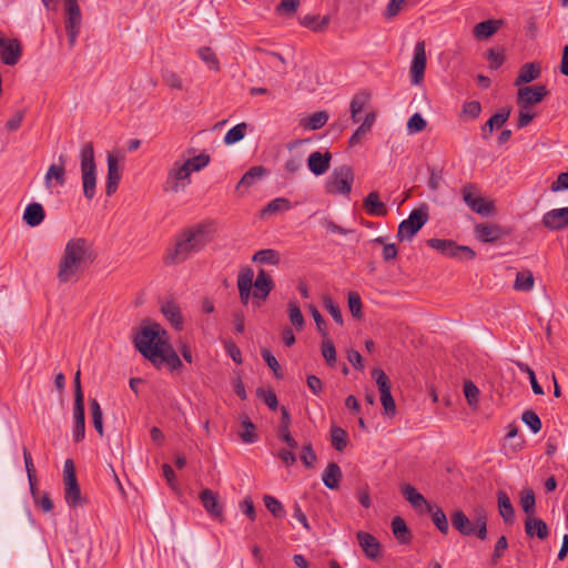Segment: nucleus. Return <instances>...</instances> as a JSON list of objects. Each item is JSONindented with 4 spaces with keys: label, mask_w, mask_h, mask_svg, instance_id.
I'll use <instances>...</instances> for the list:
<instances>
[{
    "label": "nucleus",
    "mask_w": 568,
    "mask_h": 568,
    "mask_svg": "<svg viewBox=\"0 0 568 568\" xmlns=\"http://www.w3.org/2000/svg\"><path fill=\"white\" fill-rule=\"evenodd\" d=\"M133 344L158 369L175 372L183 366L169 342V333L156 322L144 321L133 337Z\"/></svg>",
    "instance_id": "f257e3e1"
},
{
    "label": "nucleus",
    "mask_w": 568,
    "mask_h": 568,
    "mask_svg": "<svg viewBox=\"0 0 568 568\" xmlns=\"http://www.w3.org/2000/svg\"><path fill=\"white\" fill-rule=\"evenodd\" d=\"M95 258L97 252L91 241L85 237L70 239L58 262L57 278L59 283H77Z\"/></svg>",
    "instance_id": "f03ea898"
},
{
    "label": "nucleus",
    "mask_w": 568,
    "mask_h": 568,
    "mask_svg": "<svg viewBox=\"0 0 568 568\" xmlns=\"http://www.w3.org/2000/svg\"><path fill=\"white\" fill-rule=\"evenodd\" d=\"M212 241L210 224L200 223L178 233L162 257L164 265L174 266L200 253Z\"/></svg>",
    "instance_id": "7ed1b4c3"
},
{
    "label": "nucleus",
    "mask_w": 568,
    "mask_h": 568,
    "mask_svg": "<svg viewBox=\"0 0 568 568\" xmlns=\"http://www.w3.org/2000/svg\"><path fill=\"white\" fill-rule=\"evenodd\" d=\"M80 160L83 195L87 200H92L97 189V165L94 162V149L91 142L85 143L81 148Z\"/></svg>",
    "instance_id": "20e7f679"
},
{
    "label": "nucleus",
    "mask_w": 568,
    "mask_h": 568,
    "mask_svg": "<svg viewBox=\"0 0 568 568\" xmlns=\"http://www.w3.org/2000/svg\"><path fill=\"white\" fill-rule=\"evenodd\" d=\"M464 203L475 213L483 216H493L496 214V206L493 200L483 196L476 184L468 183L462 191Z\"/></svg>",
    "instance_id": "39448f33"
},
{
    "label": "nucleus",
    "mask_w": 568,
    "mask_h": 568,
    "mask_svg": "<svg viewBox=\"0 0 568 568\" xmlns=\"http://www.w3.org/2000/svg\"><path fill=\"white\" fill-rule=\"evenodd\" d=\"M191 183V172L189 166L182 161H175L168 171L166 179L163 183L165 193L176 194L183 192Z\"/></svg>",
    "instance_id": "423d86ee"
},
{
    "label": "nucleus",
    "mask_w": 568,
    "mask_h": 568,
    "mask_svg": "<svg viewBox=\"0 0 568 568\" xmlns=\"http://www.w3.org/2000/svg\"><path fill=\"white\" fill-rule=\"evenodd\" d=\"M354 182V171L347 165L343 164L335 168L325 183L326 192L329 194L338 193L348 195L352 191Z\"/></svg>",
    "instance_id": "0eeeda50"
},
{
    "label": "nucleus",
    "mask_w": 568,
    "mask_h": 568,
    "mask_svg": "<svg viewBox=\"0 0 568 568\" xmlns=\"http://www.w3.org/2000/svg\"><path fill=\"white\" fill-rule=\"evenodd\" d=\"M65 20L64 27L69 38V45L72 48L81 30L82 16L77 0H64Z\"/></svg>",
    "instance_id": "6e6552de"
},
{
    "label": "nucleus",
    "mask_w": 568,
    "mask_h": 568,
    "mask_svg": "<svg viewBox=\"0 0 568 568\" xmlns=\"http://www.w3.org/2000/svg\"><path fill=\"white\" fill-rule=\"evenodd\" d=\"M427 221L428 213L425 209H416L412 211L408 219L399 223L397 239L399 241H410Z\"/></svg>",
    "instance_id": "1a4fd4ad"
},
{
    "label": "nucleus",
    "mask_w": 568,
    "mask_h": 568,
    "mask_svg": "<svg viewBox=\"0 0 568 568\" xmlns=\"http://www.w3.org/2000/svg\"><path fill=\"white\" fill-rule=\"evenodd\" d=\"M372 377L376 381L378 386L381 393V403L384 407L385 414L387 416H394L396 413V404L390 393L392 386L387 375L383 369L374 368L372 371Z\"/></svg>",
    "instance_id": "9d476101"
},
{
    "label": "nucleus",
    "mask_w": 568,
    "mask_h": 568,
    "mask_svg": "<svg viewBox=\"0 0 568 568\" xmlns=\"http://www.w3.org/2000/svg\"><path fill=\"white\" fill-rule=\"evenodd\" d=\"M475 237L483 243H496L510 235V230L496 223H479L474 227Z\"/></svg>",
    "instance_id": "9b49d317"
},
{
    "label": "nucleus",
    "mask_w": 568,
    "mask_h": 568,
    "mask_svg": "<svg viewBox=\"0 0 568 568\" xmlns=\"http://www.w3.org/2000/svg\"><path fill=\"white\" fill-rule=\"evenodd\" d=\"M548 93L546 85L521 87L518 89L516 102L520 109H529L541 102Z\"/></svg>",
    "instance_id": "f8f14e48"
},
{
    "label": "nucleus",
    "mask_w": 568,
    "mask_h": 568,
    "mask_svg": "<svg viewBox=\"0 0 568 568\" xmlns=\"http://www.w3.org/2000/svg\"><path fill=\"white\" fill-rule=\"evenodd\" d=\"M22 55V47L18 39L0 37V60L7 65H14Z\"/></svg>",
    "instance_id": "ddd939ff"
},
{
    "label": "nucleus",
    "mask_w": 568,
    "mask_h": 568,
    "mask_svg": "<svg viewBox=\"0 0 568 568\" xmlns=\"http://www.w3.org/2000/svg\"><path fill=\"white\" fill-rule=\"evenodd\" d=\"M124 155L121 154L120 156L114 153L108 154V175H106V182H105V193L108 196H111L113 193H115L119 182L121 180V171L119 168V162L123 161Z\"/></svg>",
    "instance_id": "4468645a"
},
{
    "label": "nucleus",
    "mask_w": 568,
    "mask_h": 568,
    "mask_svg": "<svg viewBox=\"0 0 568 568\" xmlns=\"http://www.w3.org/2000/svg\"><path fill=\"white\" fill-rule=\"evenodd\" d=\"M425 42L418 41L415 45L414 57L410 65V77L413 84H420L426 69Z\"/></svg>",
    "instance_id": "2eb2a0df"
},
{
    "label": "nucleus",
    "mask_w": 568,
    "mask_h": 568,
    "mask_svg": "<svg viewBox=\"0 0 568 568\" xmlns=\"http://www.w3.org/2000/svg\"><path fill=\"white\" fill-rule=\"evenodd\" d=\"M541 224L550 230H561L568 226V207L554 209L544 214Z\"/></svg>",
    "instance_id": "dca6fc26"
},
{
    "label": "nucleus",
    "mask_w": 568,
    "mask_h": 568,
    "mask_svg": "<svg viewBox=\"0 0 568 568\" xmlns=\"http://www.w3.org/2000/svg\"><path fill=\"white\" fill-rule=\"evenodd\" d=\"M200 500L205 510L215 518L223 520V506L220 503L217 493L206 488L200 494Z\"/></svg>",
    "instance_id": "f3484780"
},
{
    "label": "nucleus",
    "mask_w": 568,
    "mask_h": 568,
    "mask_svg": "<svg viewBox=\"0 0 568 568\" xmlns=\"http://www.w3.org/2000/svg\"><path fill=\"white\" fill-rule=\"evenodd\" d=\"M356 537L362 550L367 558L376 560L381 557L382 546L376 537L366 531H358Z\"/></svg>",
    "instance_id": "a211bd4d"
},
{
    "label": "nucleus",
    "mask_w": 568,
    "mask_h": 568,
    "mask_svg": "<svg viewBox=\"0 0 568 568\" xmlns=\"http://www.w3.org/2000/svg\"><path fill=\"white\" fill-rule=\"evenodd\" d=\"M252 287H254L252 293L253 297L266 300L271 291L274 288V282L264 268H260L255 281H253Z\"/></svg>",
    "instance_id": "6ab92c4d"
},
{
    "label": "nucleus",
    "mask_w": 568,
    "mask_h": 568,
    "mask_svg": "<svg viewBox=\"0 0 568 568\" xmlns=\"http://www.w3.org/2000/svg\"><path fill=\"white\" fill-rule=\"evenodd\" d=\"M65 158L59 156V164H51L44 176V184L47 189H51L53 185L62 186L65 183Z\"/></svg>",
    "instance_id": "aec40b11"
},
{
    "label": "nucleus",
    "mask_w": 568,
    "mask_h": 568,
    "mask_svg": "<svg viewBox=\"0 0 568 568\" xmlns=\"http://www.w3.org/2000/svg\"><path fill=\"white\" fill-rule=\"evenodd\" d=\"M332 153L326 151L324 153L315 151L310 154L307 165L310 171L315 175L326 173L331 166Z\"/></svg>",
    "instance_id": "412c9836"
},
{
    "label": "nucleus",
    "mask_w": 568,
    "mask_h": 568,
    "mask_svg": "<svg viewBox=\"0 0 568 568\" xmlns=\"http://www.w3.org/2000/svg\"><path fill=\"white\" fill-rule=\"evenodd\" d=\"M254 280V272L251 267L241 270L237 276V288L240 300L244 305H247L250 297L252 296V286Z\"/></svg>",
    "instance_id": "4be33fe9"
},
{
    "label": "nucleus",
    "mask_w": 568,
    "mask_h": 568,
    "mask_svg": "<svg viewBox=\"0 0 568 568\" xmlns=\"http://www.w3.org/2000/svg\"><path fill=\"white\" fill-rule=\"evenodd\" d=\"M525 531L528 537H537L540 540L546 539L549 535V528L547 524L542 519L535 517V515L526 518Z\"/></svg>",
    "instance_id": "5701e85b"
},
{
    "label": "nucleus",
    "mask_w": 568,
    "mask_h": 568,
    "mask_svg": "<svg viewBox=\"0 0 568 568\" xmlns=\"http://www.w3.org/2000/svg\"><path fill=\"white\" fill-rule=\"evenodd\" d=\"M400 491L404 496V498L414 507V508H420L425 507L426 511L433 510V505L427 501V499L417 491L415 487H413L409 484H404L400 487Z\"/></svg>",
    "instance_id": "b1692460"
},
{
    "label": "nucleus",
    "mask_w": 568,
    "mask_h": 568,
    "mask_svg": "<svg viewBox=\"0 0 568 568\" xmlns=\"http://www.w3.org/2000/svg\"><path fill=\"white\" fill-rule=\"evenodd\" d=\"M510 112V108H504L490 116L481 128L483 138L487 140L495 129L501 128L509 119Z\"/></svg>",
    "instance_id": "393cba45"
},
{
    "label": "nucleus",
    "mask_w": 568,
    "mask_h": 568,
    "mask_svg": "<svg viewBox=\"0 0 568 568\" xmlns=\"http://www.w3.org/2000/svg\"><path fill=\"white\" fill-rule=\"evenodd\" d=\"M281 424L277 430L278 438L282 439L291 449H296L298 444L290 433L291 416L286 407L283 406L281 408Z\"/></svg>",
    "instance_id": "a878e982"
},
{
    "label": "nucleus",
    "mask_w": 568,
    "mask_h": 568,
    "mask_svg": "<svg viewBox=\"0 0 568 568\" xmlns=\"http://www.w3.org/2000/svg\"><path fill=\"white\" fill-rule=\"evenodd\" d=\"M64 483V499L70 507H78L83 505L84 498L81 495V489L78 479L63 480Z\"/></svg>",
    "instance_id": "bb28decb"
},
{
    "label": "nucleus",
    "mask_w": 568,
    "mask_h": 568,
    "mask_svg": "<svg viewBox=\"0 0 568 568\" xmlns=\"http://www.w3.org/2000/svg\"><path fill=\"white\" fill-rule=\"evenodd\" d=\"M503 24L501 20L489 19L483 22L477 23L473 29V36L477 40H486L493 37L500 26Z\"/></svg>",
    "instance_id": "cd10ccee"
},
{
    "label": "nucleus",
    "mask_w": 568,
    "mask_h": 568,
    "mask_svg": "<svg viewBox=\"0 0 568 568\" xmlns=\"http://www.w3.org/2000/svg\"><path fill=\"white\" fill-rule=\"evenodd\" d=\"M161 312L164 317L174 326L176 329L183 328V317L181 314L180 306L174 301H166L161 306Z\"/></svg>",
    "instance_id": "c85d7f7f"
},
{
    "label": "nucleus",
    "mask_w": 568,
    "mask_h": 568,
    "mask_svg": "<svg viewBox=\"0 0 568 568\" xmlns=\"http://www.w3.org/2000/svg\"><path fill=\"white\" fill-rule=\"evenodd\" d=\"M363 206L369 215L385 216L387 214L386 205L381 201L376 191L371 192L363 201Z\"/></svg>",
    "instance_id": "c756f323"
},
{
    "label": "nucleus",
    "mask_w": 568,
    "mask_h": 568,
    "mask_svg": "<svg viewBox=\"0 0 568 568\" xmlns=\"http://www.w3.org/2000/svg\"><path fill=\"white\" fill-rule=\"evenodd\" d=\"M541 69L539 63L528 62L521 65L518 77L515 80V85L520 87L521 84L529 83L540 77Z\"/></svg>",
    "instance_id": "7c9ffc66"
},
{
    "label": "nucleus",
    "mask_w": 568,
    "mask_h": 568,
    "mask_svg": "<svg viewBox=\"0 0 568 568\" xmlns=\"http://www.w3.org/2000/svg\"><path fill=\"white\" fill-rule=\"evenodd\" d=\"M45 217L44 209L40 203H30L23 213V221L27 225L34 227L40 225Z\"/></svg>",
    "instance_id": "2f4dec72"
},
{
    "label": "nucleus",
    "mask_w": 568,
    "mask_h": 568,
    "mask_svg": "<svg viewBox=\"0 0 568 568\" xmlns=\"http://www.w3.org/2000/svg\"><path fill=\"white\" fill-rule=\"evenodd\" d=\"M452 525L464 536H474L475 521L471 523L469 518L462 510H456L450 516Z\"/></svg>",
    "instance_id": "473e14b6"
},
{
    "label": "nucleus",
    "mask_w": 568,
    "mask_h": 568,
    "mask_svg": "<svg viewBox=\"0 0 568 568\" xmlns=\"http://www.w3.org/2000/svg\"><path fill=\"white\" fill-rule=\"evenodd\" d=\"M73 417H74V429H73V439L79 443L84 438L85 435V412L84 404H79L73 406Z\"/></svg>",
    "instance_id": "72a5a7b5"
},
{
    "label": "nucleus",
    "mask_w": 568,
    "mask_h": 568,
    "mask_svg": "<svg viewBox=\"0 0 568 568\" xmlns=\"http://www.w3.org/2000/svg\"><path fill=\"white\" fill-rule=\"evenodd\" d=\"M392 531L399 544H410L413 536L410 530L408 529V526L406 525L405 520L402 517L396 516L393 518Z\"/></svg>",
    "instance_id": "f704fd0d"
},
{
    "label": "nucleus",
    "mask_w": 568,
    "mask_h": 568,
    "mask_svg": "<svg viewBox=\"0 0 568 568\" xmlns=\"http://www.w3.org/2000/svg\"><path fill=\"white\" fill-rule=\"evenodd\" d=\"M497 504L499 514L507 524H513L515 519V509L506 491L499 490L497 494Z\"/></svg>",
    "instance_id": "c9c22d12"
},
{
    "label": "nucleus",
    "mask_w": 568,
    "mask_h": 568,
    "mask_svg": "<svg viewBox=\"0 0 568 568\" xmlns=\"http://www.w3.org/2000/svg\"><path fill=\"white\" fill-rule=\"evenodd\" d=\"M342 470L336 463H329L323 471L322 479L329 489H337L342 479Z\"/></svg>",
    "instance_id": "e433bc0d"
},
{
    "label": "nucleus",
    "mask_w": 568,
    "mask_h": 568,
    "mask_svg": "<svg viewBox=\"0 0 568 568\" xmlns=\"http://www.w3.org/2000/svg\"><path fill=\"white\" fill-rule=\"evenodd\" d=\"M331 22V19L328 16H325L321 18L317 14H306L300 20V23L314 31V32H322L327 29L328 24Z\"/></svg>",
    "instance_id": "4c0bfd02"
},
{
    "label": "nucleus",
    "mask_w": 568,
    "mask_h": 568,
    "mask_svg": "<svg viewBox=\"0 0 568 568\" xmlns=\"http://www.w3.org/2000/svg\"><path fill=\"white\" fill-rule=\"evenodd\" d=\"M475 251L467 245H458L455 241L452 240L450 245L447 248L445 256L460 260V261H470L475 257Z\"/></svg>",
    "instance_id": "58836bf2"
},
{
    "label": "nucleus",
    "mask_w": 568,
    "mask_h": 568,
    "mask_svg": "<svg viewBox=\"0 0 568 568\" xmlns=\"http://www.w3.org/2000/svg\"><path fill=\"white\" fill-rule=\"evenodd\" d=\"M303 154H293L284 162V172L286 180H293L303 166Z\"/></svg>",
    "instance_id": "ea45409f"
},
{
    "label": "nucleus",
    "mask_w": 568,
    "mask_h": 568,
    "mask_svg": "<svg viewBox=\"0 0 568 568\" xmlns=\"http://www.w3.org/2000/svg\"><path fill=\"white\" fill-rule=\"evenodd\" d=\"M328 121V114L326 111H317L311 114L307 119L302 121V126L306 130H318L323 128Z\"/></svg>",
    "instance_id": "a19ab883"
},
{
    "label": "nucleus",
    "mask_w": 568,
    "mask_h": 568,
    "mask_svg": "<svg viewBox=\"0 0 568 568\" xmlns=\"http://www.w3.org/2000/svg\"><path fill=\"white\" fill-rule=\"evenodd\" d=\"M252 261L261 264L277 265L280 263V254L273 248H264L257 251L253 255Z\"/></svg>",
    "instance_id": "79ce46f5"
},
{
    "label": "nucleus",
    "mask_w": 568,
    "mask_h": 568,
    "mask_svg": "<svg viewBox=\"0 0 568 568\" xmlns=\"http://www.w3.org/2000/svg\"><path fill=\"white\" fill-rule=\"evenodd\" d=\"M331 443L336 450L343 452L348 444V435L346 430L341 427L333 426L331 428Z\"/></svg>",
    "instance_id": "37998d69"
},
{
    "label": "nucleus",
    "mask_w": 568,
    "mask_h": 568,
    "mask_svg": "<svg viewBox=\"0 0 568 568\" xmlns=\"http://www.w3.org/2000/svg\"><path fill=\"white\" fill-rule=\"evenodd\" d=\"M266 173V169L262 165L251 168L237 183V189L251 186L256 180L261 179Z\"/></svg>",
    "instance_id": "c03bdc74"
},
{
    "label": "nucleus",
    "mask_w": 568,
    "mask_h": 568,
    "mask_svg": "<svg viewBox=\"0 0 568 568\" xmlns=\"http://www.w3.org/2000/svg\"><path fill=\"white\" fill-rule=\"evenodd\" d=\"M369 99L371 94L365 91L358 92L353 97L349 104L352 119H355V114H359L364 110L366 104L369 102Z\"/></svg>",
    "instance_id": "a18cd8bd"
},
{
    "label": "nucleus",
    "mask_w": 568,
    "mask_h": 568,
    "mask_svg": "<svg viewBox=\"0 0 568 568\" xmlns=\"http://www.w3.org/2000/svg\"><path fill=\"white\" fill-rule=\"evenodd\" d=\"M534 276L530 271L518 272L514 283V288L517 291L529 292L534 287Z\"/></svg>",
    "instance_id": "49530a36"
},
{
    "label": "nucleus",
    "mask_w": 568,
    "mask_h": 568,
    "mask_svg": "<svg viewBox=\"0 0 568 568\" xmlns=\"http://www.w3.org/2000/svg\"><path fill=\"white\" fill-rule=\"evenodd\" d=\"M536 497L531 488H526L520 494V506L527 517L535 515Z\"/></svg>",
    "instance_id": "de8ad7c7"
},
{
    "label": "nucleus",
    "mask_w": 568,
    "mask_h": 568,
    "mask_svg": "<svg viewBox=\"0 0 568 568\" xmlns=\"http://www.w3.org/2000/svg\"><path fill=\"white\" fill-rule=\"evenodd\" d=\"M432 515V520L436 528L444 535H447L449 531V525L446 517V514L442 510V508L433 505V510L428 511Z\"/></svg>",
    "instance_id": "09e8293b"
},
{
    "label": "nucleus",
    "mask_w": 568,
    "mask_h": 568,
    "mask_svg": "<svg viewBox=\"0 0 568 568\" xmlns=\"http://www.w3.org/2000/svg\"><path fill=\"white\" fill-rule=\"evenodd\" d=\"M247 124L242 122L230 129L225 136H224V143L227 145L234 144L239 141H241L246 133Z\"/></svg>",
    "instance_id": "8fccbe9b"
},
{
    "label": "nucleus",
    "mask_w": 568,
    "mask_h": 568,
    "mask_svg": "<svg viewBox=\"0 0 568 568\" xmlns=\"http://www.w3.org/2000/svg\"><path fill=\"white\" fill-rule=\"evenodd\" d=\"M210 160H211V158L209 154L201 153L193 158H189L182 162L184 163V165L189 166L190 172L192 173V172H199L202 169H204L205 166H207L210 163Z\"/></svg>",
    "instance_id": "3c124183"
},
{
    "label": "nucleus",
    "mask_w": 568,
    "mask_h": 568,
    "mask_svg": "<svg viewBox=\"0 0 568 568\" xmlns=\"http://www.w3.org/2000/svg\"><path fill=\"white\" fill-rule=\"evenodd\" d=\"M292 207L288 199L276 197L272 200L262 211L265 214H275L281 211H288Z\"/></svg>",
    "instance_id": "603ef678"
},
{
    "label": "nucleus",
    "mask_w": 568,
    "mask_h": 568,
    "mask_svg": "<svg viewBox=\"0 0 568 568\" xmlns=\"http://www.w3.org/2000/svg\"><path fill=\"white\" fill-rule=\"evenodd\" d=\"M515 365L518 367V369L521 372V373H525L528 375V378L530 381V384H531V388H532V392L536 394V395H542L544 394V389L542 387L538 384L537 379H536V375H535V372L526 364V363H523L520 361H514Z\"/></svg>",
    "instance_id": "864d4df0"
},
{
    "label": "nucleus",
    "mask_w": 568,
    "mask_h": 568,
    "mask_svg": "<svg viewBox=\"0 0 568 568\" xmlns=\"http://www.w3.org/2000/svg\"><path fill=\"white\" fill-rule=\"evenodd\" d=\"M240 438L244 443H254L257 439V435L255 433V425L251 422L248 417H244L242 419V430L240 433Z\"/></svg>",
    "instance_id": "5fc2aeb1"
},
{
    "label": "nucleus",
    "mask_w": 568,
    "mask_h": 568,
    "mask_svg": "<svg viewBox=\"0 0 568 568\" xmlns=\"http://www.w3.org/2000/svg\"><path fill=\"white\" fill-rule=\"evenodd\" d=\"M521 420L531 429L534 434L539 433L542 427L539 416L531 409H527L523 413Z\"/></svg>",
    "instance_id": "6e6d98bb"
},
{
    "label": "nucleus",
    "mask_w": 568,
    "mask_h": 568,
    "mask_svg": "<svg viewBox=\"0 0 568 568\" xmlns=\"http://www.w3.org/2000/svg\"><path fill=\"white\" fill-rule=\"evenodd\" d=\"M288 317L293 326L296 327L297 331L303 329L304 327V316L295 302L288 303Z\"/></svg>",
    "instance_id": "4d7b16f0"
},
{
    "label": "nucleus",
    "mask_w": 568,
    "mask_h": 568,
    "mask_svg": "<svg viewBox=\"0 0 568 568\" xmlns=\"http://www.w3.org/2000/svg\"><path fill=\"white\" fill-rule=\"evenodd\" d=\"M322 355L329 366H333L336 362V349L333 342L326 337H323L322 342Z\"/></svg>",
    "instance_id": "13d9d810"
},
{
    "label": "nucleus",
    "mask_w": 568,
    "mask_h": 568,
    "mask_svg": "<svg viewBox=\"0 0 568 568\" xmlns=\"http://www.w3.org/2000/svg\"><path fill=\"white\" fill-rule=\"evenodd\" d=\"M263 500H264L265 507L274 517L281 518L284 516V507L281 504V501L277 500L275 497L265 495Z\"/></svg>",
    "instance_id": "bf43d9fd"
},
{
    "label": "nucleus",
    "mask_w": 568,
    "mask_h": 568,
    "mask_svg": "<svg viewBox=\"0 0 568 568\" xmlns=\"http://www.w3.org/2000/svg\"><path fill=\"white\" fill-rule=\"evenodd\" d=\"M323 302H324L325 310L331 314L333 320L337 324L342 325L343 324V315L339 310V306L335 303V301L331 296L325 295Z\"/></svg>",
    "instance_id": "052dcab7"
},
{
    "label": "nucleus",
    "mask_w": 568,
    "mask_h": 568,
    "mask_svg": "<svg viewBox=\"0 0 568 568\" xmlns=\"http://www.w3.org/2000/svg\"><path fill=\"white\" fill-rule=\"evenodd\" d=\"M464 394L469 406L476 407L479 397V389L471 381H466L464 383Z\"/></svg>",
    "instance_id": "680f3d73"
},
{
    "label": "nucleus",
    "mask_w": 568,
    "mask_h": 568,
    "mask_svg": "<svg viewBox=\"0 0 568 568\" xmlns=\"http://www.w3.org/2000/svg\"><path fill=\"white\" fill-rule=\"evenodd\" d=\"M427 125L426 120L419 113H414L407 122V130L410 134L422 132Z\"/></svg>",
    "instance_id": "e2e57ef3"
},
{
    "label": "nucleus",
    "mask_w": 568,
    "mask_h": 568,
    "mask_svg": "<svg viewBox=\"0 0 568 568\" xmlns=\"http://www.w3.org/2000/svg\"><path fill=\"white\" fill-rule=\"evenodd\" d=\"M301 460L303 462V464L311 468L314 466V464L316 463L317 460V456L313 449V446H312V443L308 442V443H305L302 447V452H301Z\"/></svg>",
    "instance_id": "0e129e2a"
},
{
    "label": "nucleus",
    "mask_w": 568,
    "mask_h": 568,
    "mask_svg": "<svg viewBox=\"0 0 568 568\" xmlns=\"http://www.w3.org/2000/svg\"><path fill=\"white\" fill-rule=\"evenodd\" d=\"M348 307L355 318H362V300L357 292L348 293Z\"/></svg>",
    "instance_id": "69168bd1"
},
{
    "label": "nucleus",
    "mask_w": 568,
    "mask_h": 568,
    "mask_svg": "<svg viewBox=\"0 0 568 568\" xmlns=\"http://www.w3.org/2000/svg\"><path fill=\"white\" fill-rule=\"evenodd\" d=\"M261 355H262L263 359L266 362L267 366L273 371L274 375L277 378H281L282 377L281 366H280L277 359L275 358V356L271 353V351L267 348H262Z\"/></svg>",
    "instance_id": "338daca9"
},
{
    "label": "nucleus",
    "mask_w": 568,
    "mask_h": 568,
    "mask_svg": "<svg viewBox=\"0 0 568 568\" xmlns=\"http://www.w3.org/2000/svg\"><path fill=\"white\" fill-rule=\"evenodd\" d=\"M199 55L205 63L210 65L211 69L219 70V60L211 48H201L199 50Z\"/></svg>",
    "instance_id": "774afa93"
}]
</instances>
